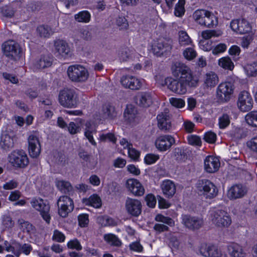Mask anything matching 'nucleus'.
Instances as JSON below:
<instances>
[{
  "label": "nucleus",
  "mask_w": 257,
  "mask_h": 257,
  "mask_svg": "<svg viewBox=\"0 0 257 257\" xmlns=\"http://www.w3.org/2000/svg\"><path fill=\"white\" fill-rule=\"evenodd\" d=\"M173 74L175 77H179L180 79L187 86L196 87L198 81L193 76L191 70L183 63L176 62L172 67Z\"/></svg>",
  "instance_id": "f257e3e1"
},
{
  "label": "nucleus",
  "mask_w": 257,
  "mask_h": 257,
  "mask_svg": "<svg viewBox=\"0 0 257 257\" xmlns=\"http://www.w3.org/2000/svg\"><path fill=\"white\" fill-rule=\"evenodd\" d=\"M193 20L198 24L207 28H213L217 25L218 20L215 15L205 10H197L192 15Z\"/></svg>",
  "instance_id": "f03ea898"
},
{
  "label": "nucleus",
  "mask_w": 257,
  "mask_h": 257,
  "mask_svg": "<svg viewBox=\"0 0 257 257\" xmlns=\"http://www.w3.org/2000/svg\"><path fill=\"white\" fill-rule=\"evenodd\" d=\"M210 217L212 223L220 228L228 227L232 222L230 215L222 209L211 210Z\"/></svg>",
  "instance_id": "7ed1b4c3"
},
{
  "label": "nucleus",
  "mask_w": 257,
  "mask_h": 257,
  "mask_svg": "<svg viewBox=\"0 0 257 257\" xmlns=\"http://www.w3.org/2000/svg\"><path fill=\"white\" fill-rule=\"evenodd\" d=\"M67 74L73 82H83L87 80L89 73L87 69L80 65H73L68 67Z\"/></svg>",
  "instance_id": "20e7f679"
},
{
  "label": "nucleus",
  "mask_w": 257,
  "mask_h": 257,
  "mask_svg": "<svg viewBox=\"0 0 257 257\" xmlns=\"http://www.w3.org/2000/svg\"><path fill=\"white\" fill-rule=\"evenodd\" d=\"M172 49V40L169 38L161 37L155 40L152 45V50L157 56L166 55Z\"/></svg>",
  "instance_id": "39448f33"
},
{
  "label": "nucleus",
  "mask_w": 257,
  "mask_h": 257,
  "mask_svg": "<svg viewBox=\"0 0 257 257\" xmlns=\"http://www.w3.org/2000/svg\"><path fill=\"white\" fill-rule=\"evenodd\" d=\"M197 188L199 192L207 199L214 198L218 194L217 187L209 180H199L197 183Z\"/></svg>",
  "instance_id": "423d86ee"
},
{
  "label": "nucleus",
  "mask_w": 257,
  "mask_h": 257,
  "mask_svg": "<svg viewBox=\"0 0 257 257\" xmlns=\"http://www.w3.org/2000/svg\"><path fill=\"white\" fill-rule=\"evenodd\" d=\"M159 83L162 86H167L170 90L177 94H184L187 92V86L180 79L176 80L167 77Z\"/></svg>",
  "instance_id": "0eeeda50"
},
{
  "label": "nucleus",
  "mask_w": 257,
  "mask_h": 257,
  "mask_svg": "<svg viewBox=\"0 0 257 257\" xmlns=\"http://www.w3.org/2000/svg\"><path fill=\"white\" fill-rule=\"evenodd\" d=\"M58 214L63 218L68 216L74 207L73 200L67 195L60 196L57 202Z\"/></svg>",
  "instance_id": "6e6552de"
},
{
  "label": "nucleus",
  "mask_w": 257,
  "mask_h": 257,
  "mask_svg": "<svg viewBox=\"0 0 257 257\" xmlns=\"http://www.w3.org/2000/svg\"><path fill=\"white\" fill-rule=\"evenodd\" d=\"M60 104L65 107H73L76 105V94L73 89L65 88L60 91L59 95Z\"/></svg>",
  "instance_id": "1a4fd4ad"
},
{
  "label": "nucleus",
  "mask_w": 257,
  "mask_h": 257,
  "mask_svg": "<svg viewBox=\"0 0 257 257\" xmlns=\"http://www.w3.org/2000/svg\"><path fill=\"white\" fill-rule=\"evenodd\" d=\"M32 207L40 212L43 219L47 224H49L51 220L50 214V206L49 203L42 199H33L31 202Z\"/></svg>",
  "instance_id": "9d476101"
},
{
  "label": "nucleus",
  "mask_w": 257,
  "mask_h": 257,
  "mask_svg": "<svg viewBox=\"0 0 257 257\" xmlns=\"http://www.w3.org/2000/svg\"><path fill=\"white\" fill-rule=\"evenodd\" d=\"M233 85L230 82H222L216 89V96L221 102H227L233 92Z\"/></svg>",
  "instance_id": "9b49d317"
},
{
  "label": "nucleus",
  "mask_w": 257,
  "mask_h": 257,
  "mask_svg": "<svg viewBox=\"0 0 257 257\" xmlns=\"http://www.w3.org/2000/svg\"><path fill=\"white\" fill-rule=\"evenodd\" d=\"M182 223L186 228L190 230L195 231L199 229L203 226L204 221L202 218L199 217L183 215Z\"/></svg>",
  "instance_id": "f8f14e48"
},
{
  "label": "nucleus",
  "mask_w": 257,
  "mask_h": 257,
  "mask_svg": "<svg viewBox=\"0 0 257 257\" xmlns=\"http://www.w3.org/2000/svg\"><path fill=\"white\" fill-rule=\"evenodd\" d=\"M232 30L239 34H244L251 32V26L249 23L244 19L232 20L230 24Z\"/></svg>",
  "instance_id": "ddd939ff"
},
{
  "label": "nucleus",
  "mask_w": 257,
  "mask_h": 257,
  "mask_svg": "<svg viewBox=\"0 0 257 257\" xmlns=\"http://www.w3.org/2000/svg\"><path fill=\"white\" fill-rule=\"evenodd\" d=\"M158 126L161 131L167 132L172 128L171 114L168 108L159 113L157 116Z\"/></svg>",
  "instance_id": "4468645a"
},
{
  "label": "nucleus",
  "mask_w": 257,
  "mask_h": 257,
  "mask_svg": "<svg viewBox=\"0 0 257 257\" xmlns=\"http://www.w3.org/2000/svg\"><path fill=\"white\" fill-rule=\"evenodd\" d=\"M253 105V100L250 94L246 91L240 93L238 96L237 106L242 111L250 110Z\"/></svg>",
  "instance_id": "2eb2a0df"
},
{
  "label": "nucleus",
  "mask_w": 257,
  "mask_h": 257,
  "mask_svg": "<svg viewBox=\"0 0 257 257\" xmlns=\"http://www.w3.org/2000/svg\"><path fill=\"white\" fill-rule=\"evenodd\" d=\"M175 140L171 135H162L156 139L155 146L161 152H165L169 150L172 146L175 144Z\"/></svg>",
  "instance_id": "dca6fc26"
},
{
  "label": "nucleus",
  "mask_w": 257,
  "mask_h": 257,
  "mask_svg": "<svg viewBox=\"0 0 257 257\" xmlns=\"http://www.w3.org/2000/svg\"><path fill=\"white\" fill-rule=\"evenodd\" d=\"M142 203L138 199L127 198L125 203L127 212L135 217L139 216L142 212Z\"/></svg>",
  "instance_id": "f3484780"
},
{
  "label": "nucleus",
  "mask_w": 257,
  "mask_h": 257,
  "mask_svg": "<svg viewBox=\"0 0 257 257\" xmlns=\"http://www.w3.org/2000/svg\"><path fill=\"white\" fill-rule=\"evenodd\" d=\"M54 46L58 55L64 58L71 56L70 48L65 41L61 39L56 40L54 41Z\"/></svg>",
  "instance_id": "a211bd4d"
},
{
  "label": "nucleus",
  "mask_w": 257,
  "mask_h": 257,
  "mask_svg": "<svg viewBox=\"0 0 257 257\" xmlns=\"http://www.w3.org/2000/svg\"><path fill=\"white\" fill-rule=\"evenodd\" d=\"M2 49L4 55L11 60H16V41L14 40H8L5 41Z\"/></svg>",
  "instance_id": "6ab92c4d"
},
{
  "label": "nucleus",
  "mask_w": 257,
  "mask_h": 257,
  "mask_svg": "<svg viewBox=\"0 0 257 257\" xmlns=\"http://www.w3.org/2000/svg\"><path fill=\"white\" fill-rule=\"evenodd\" d=\"M28 149L30 156L37 158L41 153V145L38 137L31 135L28 138Z\"/></svg>",
  "instance_id": "aec40b11"
},
{
  "label": "nucleus",
  "mask_w": 257,
  "mask_h": 257,
  "mask_svg": "<svg viewBox=\"0 0 257 257\" xmlns=\"http://www.w3.org/2000/svg\"><path fill=\"white\" fill-rule=\"evenodd\" d=\"M126 185L129 191L135 196H141L145 193V189L143 186L136 179L127 180Z\"/></svg>",
  "instance_id": "412c9836"
},
{
  "label": "nucleus",
  "mask_w": 257,
  "mask_h": 257,
  "mask_svg": "<svg viewBox=\"0 0 257 257\" xmlns=\"http://www.w3.org/2000/svg\"><path fill=\"white\" fill-rule=\"evenodd\" d=\"M246 188L240 184L232 186L228 191L227 197L230 200H235L243 197L246 193Z\"/></svg>",
  "instance_id": "4be33fe9"
},
{
  "label": "nucleus",
  "mask_w": 257,
  "mask_h": 257,
  "mask_svg": "<svg viewBox=\"0 0 257 257\" xmlns=\"http://www.w3.org/2000/svg\"><path fill=\"white\" fill-rule=\"evenodd\" d=\"M200 253L205 257H227L222 255L221 251L215 246L202 245L200 248Z\"/></svg>",
  "instance_id": "5701e85b"
},
{
  "label": "nucleus",
  "mask_w": 257,
  "mask_h": 257,
  "mask_svg": "<svg viewBox=\"0 0 257 257\" xmlns=\"http://www.w3.org/2000/svg\"><path fill=\"white\" fill-rule=\"evenodd\" d=\"M121 84L125 88L132 90H138L141 87V81L132 76H123L120 80Z\"/></svg>",
  "instance_id": "b1692460"
},
{
  "label": "nucleus",
  "mask_w": 257,
  "mask_h": 257,
  "mask_svg": "<svg viewBox=\"0 0 257 257\" xmlns=\"http://www.w3.org/2000/svg\"><path fill=\"white\" fill-rule=\"evenodd\" d=\"M135 101L137 105L142 107H150L153 102L152 95L148 92L139 93L135 97Z\"/></svg>",
  "instance_id": "393cba45"
},
{
  "label": "nucleus",
  "mask_w": 257,
  "mask_h": 257,
  "mask_svg": "<svg viewBox=\"0 0 257 257\" xmlns=\"http://www.w3.org/2000/svg\"><path fill=\"white\" fill-rule=\"evenodd\" d=\"M220 165L218 159L213 156H207L204 160V169L207 172L209 173L217 171Z\"/></svg>",
  "instance_id": "a878e982"
},
{
  "label": "nucleus",
  "mask_w": 257,
  "mask_h": 257,
  "mask_svg": "<svg viewBox=\"0 0 257 257\" xmlns=\"http://www.w3.org/2000/svg\"><path fill=\"white\" fill-rule=\"evenodd\" d=\"M57 189L66 195H72L74 193V189L71 183L63 180H56L55 182Z\"/></svg>",
  "instance_id": "bb28decb"
},
{
  "label": "nucleus",
  "mask_w": 257,
  "mask_h": 257,
  "mask_svg": "<svg viewBox=\"0 0 257 257\" xmlns=\"http://www.w3.org/2000/svg\"><path fill=\"white\" fill-rule=\"evenodd\" d=\"M231 257H246V253L242 246L237 243H232L227 246Z\"/></svg>",
  "instance_id": "cd10ccee"
},
{
  "label": "nucleus",
  "mask_w": 257,
  "mask_h": 257,
  "mask_svg": "<svg viewBox=\"0 0 257 257\" xmlns=\"http://www.w3.org/2000/svg\"><path fill=\"white\" fill-rule=\"evenodd\" d=\"M161 188L164 195L168 198L173 197L176 190L175 184L169 180L163 181L161 184Z\"/></svg>",
  "instance_id": "c85d7f7f"
},
{
  "label": "nucleus",
  "mask_w": 257,
  "mask_h": 257,
  "mask_svg": "<svg viewBox=\"0 0 257 257\" xmlns=\"http://www.w3.org/2000/svg\"><path fill=\"white\" fill-rule=\"evenodd\" d=\"M16 140L15 135H14L12 137L9 134L3 135L1 137L0 145L4 150H9L14 147Z\"/></svg>",
  "instance_id": "c756f323"
},
{
  "label": "nucleus",
  "mask_w": 257,
  "mask_h": 257,
  "mask_svg": "<svg viewBox=\"0 0 257 257\" xmlns=\"http://www.w3.org/2000/svg\"><path fill=\"white\" fill-rule=\"evenodd\" d=\"M217 75L213 72L207 73L204 77V85L207 88L214 87L218 82Z\"/></svg>",
  "instance_id": "7c9ffc66"
},
{
  "label": "nucleus",
  "mask_w": 257,
  "mask_h": 257,
  "mask_svg": "<svg viewBox=\"0 0 257 257\" xmlns=\"http://www.w3.org/2000/svg\"><path fill=\"white\" fill-rule=\"evenodd\" d=\"M85 128L84 134L89 142L94 146L96 145V143L93 139V135L96 133V126L91 121H87L85 123Z\"/></svg>",
  "instance_id": "2f4dec72"
},
{
  "label": "nucleus",
  "mask_w": 257,
  "mask_h": 257,
  "mask_svg": "<svg viewBox=\"0 0 257 257\" xmlns=\"http://www.w3.org/2000/svg\"><path fill=\"white\" fill-rule=\"evenodd\" d=\"M171 156L178 162H184L187 159L186 150L182 147L175 148L172 152Z\"/></svg>",
  "instance_id": "473e14b6"
},
{
  "label": "nucleus",
  "mask_w": 257,
  "mask_h": 257,
  "mask_svg": "<svg viewBox=\"0 0 257 257\" xmlns=\"http://www.w3.org/2000/svg\"><path fill=\"white\" fill-rule=\"evenodd\" d=\"M36 31L39 36L42 38H48L55 33L54 30L50 26L44 25L38 26Z\"/></svg>",
  "instance_id": "72a5a7b5"
},
{
  "label": "nucleus",
  "mask_w": 257,
  "mask_h": 257,
  "mask_svg": "<svg viewBox=\"0 0 257 257\" xmlns=\"http://www.w3.org/2000/svg\"><path fill=\"white\" fill-rule=\"evenodd\" d=\"M53 62V58L49 55L42 56L41 58L36 61L35 66L37 69H44L51 66Z\"/></svg>",
  "instance_id": "f704fd0d"
},
{
  "label": "nucleus",
  "mask_w": 257,
  "mask_h": 257,
  "mask_svg": "<svg viewBox=\"0 0 257 257\" xmlns=\"http://www.w3.org/2000/svg\"><path fill=\"white\" fill-rule=\"evenodd\" d=\"M83 203L86 205H90L98 208L101 206V200L100 197L95 194L91 195L89 198L83 199Z\"/></svg>",
  "instance_id": "c9c22d12"
},
{
  "label": "nucleus",
  "mask_w": 257,
  "mask_h": 257,
  "mask_svg": "<svg viewBox=\"0 0 257 257\" xmlns=\"http://www.w3.org/2000/svg\"><path fill=\"white\" fill-rule=\"evenodd\" d=\"M29 163L27 154L23 150L17 152V167L25 168Z\"/></svg>",
  "instance_id": "e433bc0d"
},
{
  "label": "nucleus",
  "mask_w": 257,
  "mask_h": 257,
  "mask_svg": "<svg viewBox=\"0 0 257 257\" xmlns=\"http://www.w3.org/2000/svg\"><path fill=\"white\" fill-rule=\"evenodd\" d=\"M178 42L181 46H186L191 44L192 40L185 31H180L178 32Z\"/></svg>",
  "instance_id": "4c0bfd02"
},
{
  "label": "nucleus",
  "mask_w": 257,
  "mask_h": 257,
  "mask_svg": "<svg viewBox=\"0 0 257 257\" xmlns=\"http://www.w3.org/2000/svg\"><path fill=\"white\" fill-rule=\"evenodd\" d=\"M104 117L108 118H113L116 116V112L114 106L110 104H105L102 107Z\"/></svg>",
  "instance_id": "58836bf2"
},
{
  "label": "nucleus",
  "mask_w": 257,
  "mask_h": 257,
  "mask_svg": "<svg viewBox=\"0 0 257 257\" xmlns=\"http://www.w3.org/2000/svg\"><path fill=\"white\" fill-rule=\"evenodd\" d=\"M104 239L111 245L119 247L122 244L120 239L115 235L111 233L105 234Z\"/></svg>",
  "instance_id": "ea45409f"
},
{
  "label": "nucleus",
  "mask_w": 257,
  "mask_h": 257,
  "mask_svg": "<svg viewBox=\"0 0 257 257\" xmlns=\"http://www.w3.org/2000/svg\"><path fill=\"white\" fill-rule=\"evenodd\" d=\"M20 228L23 231L26 232L29 234L34 233L35 232V227L28 221L23 220H19Z\"/></svg>",
  "instance_id": "a19ab883"
},
{
  "label": "nucleus",
  "mask_w": 257,
  "mask_h": 257,
  "mask_svg": "<svg viewBox=\"0 0 257 257\" xmlns=\"http://www.w3.org/2000/svg\"><path fill=\"white\" fill-rule=\"evenodd\" d=\"M246 122L250 126L257 127V111H252L247 113L245 117Z\"/></svg>",
  "instance_id": "79ce46f5"
},
{
  "label": "nucleus",
  "mask_w": 257,
  "mask_h": 257,
  "mask_svg": "<svg viewBox=\"0 0 257 257\" xmlns=\"http://www.w3.org/2000/svg\"><path fill=\"white\" fill-rule=\"evenodd\" d=\"M218 64L221 67L231 70L234 68V65L229 57H223L219 60Z\"/></svg>",
  "instance_id": "37998d69"
},
{
  "label": "nucleus",
  "mask_w": 257,
  "mask_h": 257,
  "mask_svg": "<svg viewBox=\"0 0 257 257\" xmlns=\"http://www.w3.org/2000/svg\"><path fill=\"white\" fill-rule=\"evenodd\" d=\"M14 221L9 215H4L2 219V225L4 229H10L14 226Z\"/></svg>",
  "instance_id": "c03bdc74"
},
{
  "label": "nucleus",
  "mask_w": 257,
  "mask_h": 257,
  "mask_svg": "<svg viewBox=\"0 0 257 257\" xmlns=\"http://www.w3.org/2000/svg\"><path fill=\"white\" fill-rule=\"evenodd\" d=\"M230 122V116L227 113H223L219 117L218 124L221 129L226 128L229 124Z\"/></svg>",
  "instance_id": "a18cd8bd"
},
{
  "label": "nucleus",
  "mask_w": 257,
  "mask_h": 257,
  "mask_svg": "<svg viewBox=\"0 0 257 257\" xmlns=\"http://www.w3.org/2000/svg\"><path fill=\"white\" fill-rule=\"evenodd\" d=\"M75 19L79 22L87 23L90 21V14L87 11H82L75 15Z\"/></svg>",
  "instance_id": "49530a36"
},
{
  "label": "nucleus",
  "mask_w": 257,
  "mask_h": 257,
  "mask_svg": "<svg viewBox=\"0 0 257 257\" xmlns=\"http://www.w3.org/2000/svg\"><path fill=\"white\" fill-rule=\"evenodd\" d=\"M156 221L161 222L170 226H173L175 224L174 221L169 217H166L162 214H158L155 217Z\"/></svg>",
  "instance_id": "de8ad7c7"
},
{
  "label": "nucleus",
  "mask_w": 257,
  "mask_h": 257,
  "mask_svg": "<svg viewBox=\"0 0 257 257\" xmlns=\"http://www.w3.org/2000/svg\"><path fill=\"white\" fill-rule=\"evenodd\" d=\"M244 69L248 76H255L257 75V62L246 65Z\"/></svg>",
  "instance_id": "09e8293b"
},
{
  "label": "nucleus",
  "mask_w": 257,
  "mask_h": 257,
  "mask_svg": "<svg viewBox=\"0 0 257 257\" xmlns=\"http://www.w3.org/2000/svg\"><path fill=\"white\" fill-rule=\"evenodd\" d=\"M19 249L17 251V257L19 256L20 253H23L26 255H28L32 250L31 245L28 243H24L23 245L19 244Z\"/></svg>",
  "instance_id": "8fccbe9b"
},
{
  "label": "nucleus",
  "mask_w": 257,
  "mask_h": 257,
  "mask_svg": "<svg viewBox=\"0 0 257 257\" xmlns=\"http://www.w3.org/2000/svg\"><path fill=\"white\" fill-rule=\"evenodd\" d=\"M220 35V32H217L215 30H205L201 33V36L205 40H207L213 37H218Z\"/></svg>",
  "instance_id": "3c124183"
},
{
  "label": "nucleus",
  "mask_w": 257,
  "mask_h": 257,
  "mask_svg": "<svg viewBox=\"0 0 257 257\" xmlns=\"http://www.w3.org/2000/svg\"><path fill=\"white\" fill-rule=\"evenodd\" d=\"M116 24L121 30H126L128 27V22L123 17H118L116 20Z\"/></svg>",
  "instance_id": "603ef678"
},
{
  "label": "nucleus",
  "mask_w": 257,
  "mask_h": 257,
  "mask_svg": "<svg viewBox=\"0 0 257 257\" xmlns=\"http://www.w3.org/2000/svg\"><path fill=\"white\" fill-rule=\"evenodd\" d=\"M169 101L172 106L178 108L183 107L185 104V101L182 98L172 97Z\"/></svg>",
  "instance_id": "864d4df0"
},
{
  "label": "nucleus",
  "mask_w": 257,
  "mask_h": 257,
  "mask_svg": "<svg viewBox=\"0 0 257 257\" xmlns=\"http://www.w3.org/2000/svg\"><path fill=\"white\" fill-rule=\"evenodd\" d=\"M183 55L186 59L191 60L196 57L197 53L193 48H188L183 52Z\"/></svg>",
  "instance_id": "5fc2aeb1"
},
{
  "label": "nucleus",
  "mask_w": 257,
  "mask_h": 257,
  "mask_svg": "<svg viewBox=\"0 0 257 257\" xmlns=\"http://www.w3.org/2000/svg\"><path fill=\"white\" fill-rule=\"evenodd\" d=\"M119 55L120 60L125 61L131 58V51L128 48H124L121 50Z\"/></svg>",
  "instance_id": "6e6d98bb"
},
{
  "label": "nucleus",
  "mask_w": 257,
  "mask_h": 257,
  "mask_svg": "<svg viewBox=\"0 0 257 257\" xmlns=\"http://www.w3.org/2000/svg\"><path fill=\"white\" fill-rule=\"evenodd\" d=\"M2 13L4 16L11 18L14 15L15 11L11 6H5L2 8Z\"/></svg>",
  "instance_id": "4d7b16f0"
},
{
  "label": "nucleus",
  "mask_w": 257,
  "mask_h": 257,
  "mask_svg": "<svg viewBox=\"0 0 257 257\" xmlns=\"http://www.w3.org/2000/svg\"><path fill=\"white\" fill-rule=\"evenodd\" d=\"M246 145L251 151L257 153V136L247 141Z\"/></svg>",
  "instance_id": "13d9d810"
},
{
  "label": "nucleus",
  "mask_w": 257,
  "mask_h": 257,
  "mask_svg": "<svg viewBox=\"0 0 257 257\" xmlns=\"http://www.w3.org/2000/svg\"><path fill=\"white\" fill-rule=\"evenodd\" d=\"M188 141L189 144L193 146H200L201 140L199 137L195 135H191L188 137Z\"/></svg>",
  "instance_id": "bf43d9fd"
},
{
  "label": "nucleus",
  "mask_w": 257,
  "mask_h": 257,
  "mask_svg": "<svg viewBox=\"0 0 257 257\" xmlns=\"http://www.w3.org/2000/svg\"><path fill=\"white\" fill-rule=\"evenodd\" d=\"M159 159V155L149 154L145 158V162L147 164L150 165L155 163Z\"/></svg>",
  "instance_id": "052dcab7"
},
{
  "label": "nucleus",
  "mask_w": 257,
  "mask_h": 257,
  "mask_svg": "<svg viewBox=\"0 0 257 257\" xmlns=\"http://www.w3.org/2000/svg\"><path fill=\"white\" fill-rule=\"evenodd\" d=\"M65 236L63 233L58 231V230H55L54 231L52 239L57 242H62L65 240Z\"/></svg>",
  "instance_id": "680f3d73"
},
{
  "label": "nucleus",
  "mask_w": 257,
  "mask_h": 257,
  "mask_svg": "<svg viewBox=\"0 0 257 257\" xmlns=\"http://www.w3.org/2000/svg\"><path fill=\"white\" fill-rule=\"evenodd\" d=\"M204 140L210 144L214 143L216 139V134L212 132H208L205 134L204 136Z\"/></svg>",
  "instance_id": "e2e57ef3"
},
{
  "label": "nucleus",
  "mask_w": 257,
  "mask_h": 257,
  "mask_svg": "<svg viewBox=\"0 0 257 257\" xmlns=\"http://www.w3.org/2000/svg\"><path fill=\"white\" fill-rule=\"evenodd\" d=\"M127 150L129 157L134 160H138L140 155V152L135 149L133 148V146H130Z\"/></svg>",
  "instance_id": "0e129e2a"
},
{
  "label": "nucleus",
  "mask_w": 257,
  "mask_h": 257,
  "mask_svg": "<svg viewBox=\"0 0 257 257\" xmlns=\"http://www.w3.org/2000/svg\"><path fill=\"white\" fill-rule=\"evenodd\" d=\"M78 219L79 224L81 227H85L88 223V215L86 214L79 215Z\"/></svg>",
  "instance_id": "69168bd1"
},
{
  "label": "nucleus",
  "mask_w": 257,
  "mask_h": 257,
  "mask_svg": "<svg viewBox=\"0 0 257 257\" xmlns=\"http://www.w3.org/2000/svg\"><path fill=\"white\" fill-rule=\"evenodd\" d=\"M145 199L148 206L152 208L155 207L156 204V199L154 195L152 194H148L146 196Z\"/></svg>",
  "instance_id": "338daca9"
},
{
  "label": "nucleus",
  "mask_w": 257,
  "mask_h": 257,
  "mask_svg": "<svg viewBox=\"0 0 257 257\" xmlns=\"http://www.w3.org/2000/svg\"><path fill=\"white\" fill-rule=\"evenodd\" d=\"M67 246L68 248L76 249L77 250L82 249V246L80 242L76 239L69 241L67 243Z\"/></svg>",
  "instance_id": "774afa93"
}]
</instances>
